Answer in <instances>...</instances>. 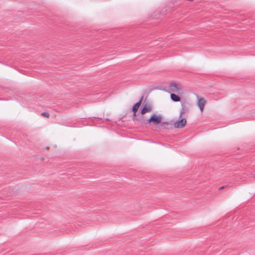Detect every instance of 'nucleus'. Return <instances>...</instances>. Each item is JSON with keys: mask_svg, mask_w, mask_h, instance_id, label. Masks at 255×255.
Returning <instances> with one entry per match:
<instances>
[{"mask_svg": "<svg viewBox=\"0 0 255 255\" xmlns=\"http://www.w3.org/2000/svg\"><path fill=\"white\" fill-rule=\"evenodd\" d=\"M153 107L151 104L148 103L144 104L141 107V116L138 117L137 118L138 122L141 124H152L154 125H157L161 123L162 117L160 115L153 114L151 115L149 119H146L144 115L147 113H151Z\"/></svg>", "mask_w": 255, "mask_h": 255, "instance_id": "obj_1", "label": "nucleus"}, {"mask_svg": "<svg viewBox=\"0 0 255 255\" xmlns=\"http://www.w3.org/2000/svg\"><path fill=\"white\" fill-rule=\"evenodd\" d=\"M142 98H141L138 102H137V103L134 104L132 107V111L133 114V116H134L133 120L134 121L138 122V120H137V117L141 116V112L138 114H137V112L140 106L141 105V104L142 103Z\"/></svg>", "mask_w": 255, "mask_h": 255, "instance_id": "obj_2", "label": "nucleus"}, {"mask_svg": "<svg viewBox=\"0 0 255 255\" xmlns=\"http://www.w3.org/2000/svg\"><path fill=\"white\" fill-rule=\"evenodd\" d=\"M169 90L171 93L176 94L178 95H180L182 93V90L181 87L179 85L175 83L171 84Z\"/></svg>", "mask_w": 255, "mask_h": 255, "instance_id": "obj_3", "label": "nucleus"}, {"mask_svg": "<svg viewBox=\"0 0 255 255\" xmlns=\"http://www.w3.org/2000/svg\"><path fill=\"white\" fill-rule=\"evenodd\" d=\"M206 103L207 101L204 98L202 97H197V106L199 107L201 113H203Z\"/></svg>", "mask_w": 255, "mask_h": 255, "instance_id": "obj_4", "label": "nucleus"}, {"mask_svg": "<svg viewBox=\"0 0 255 255\" xmlns=\"http://www.w3.org/2000/svg\"><path fill=\"white\" fill-rule=\"evenodd\" d=\"M187 121L185 118H182L180 120L175 122L173 125L175 128H180L184 127L186 125Z\"/></svg>", "mask_w": 255, "mask_h": 255, "instance_id": "obj_5", "label": "nucleus"}, {"mask_svg": "<svg viewBox=\"0 0 255 255\" xmlns=\"http://www.w3.org/2000/svg\"><path fill=\"white\" fill-rule=\"evenodd\" d=\"M170 98L173 101L176 102H179V101H180V100H181L180 98L178 95V94L176 95V94H174V93L171 94Z\"/></svg>", "mask_w": 255, "mask_h": 255, "instance_id": "obj_6", "label": "nucleus"}, {"mask_svg": "<svg viewBox=\"0 0 255 255\" xmlns=\"http://www.w3.org/2000/svg\"><path fill=\"white\" fill-rule=\"evenodd\" d=\"M41 115L46 118H49V114L48 113H42Z\"/></svg>", "mask_w": 255, "mask_h": 255, "instance_id": "obj_7", "label": "nucleus"}, {"mask_svg": "<svg viewBox=\"0 0 255 255\" xmlns=\"http://www.w3.org/2000/svg\"><path fill=\"white\" fill-rule=\"evenodd\" d=\"M224 188V186H222L219 188V190H221Z\"/></svg>", "mask_w": 255, "mask_h": 255, "instance_id": "obj_8", "label": "nucleus"}, {"mask_svg": "<svg viewBox=\"0 0 255 255\" xmlns=\"http://www.w3.org/2000/svg\"><path fill=\"white\" fill-rule=\"evenodd\" d=\"M162 124H165V125H168V123H166V122H165V123H162Z\"/></svg>", "mask_w": 255, "mask_h": 255, "instance_id": "obj_9", "label": "nucleus"}]
</instances>
